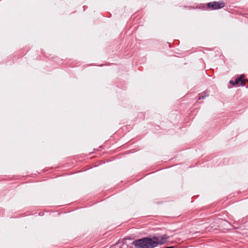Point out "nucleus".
I'll list each match as a JSON object with an SVG mask.
<instances>
[{"label": "nucleus", "mask_w": 248, "mask_h": 248, "mask_svg": "<svg viewBox=\"0 0 248 248\" xmlns=\"http://www.w3.org/2000/svg\"><path fill=\"white\" fill-rule=\"evenodd\" d=\"M170 237L166 234L155 236L152 238L144 237L137 239L132 242L136 248H153L158 245L166 243L169 240Z\"/></svg>", "instance_id": "nucleus-1"}, {"label": "nucleus", "mask_w": 248, "mask_h": 248, "mask_svg": "<svg viewBox=\"0 0 248 248\" xmlns=\"http://www.w3.org/2000/svg\"><path fill=\"white\" fill-rule=\"evenodd\" d=\"M207 6L209 8L215 10L224 7L225 4L222 1H214L208 3Z\"/></svg>", "instance_id": "nucleus-2"}, {"label": "nucleus", "mask_w": 248, "mask_h": 248, "mask_svg": "<svg viewBox=\"0 0 248 248\" xmlns=\"http://www.w3.org/2000/svg\"><path fill=\"white\" fill-rule=\"evenodd\" d=\"M245 76L244 75H241L240 77L236 78L234 83L235 85L238 84L240 81H241V79H243L244 78Z\"/></svg>", "instance_id": "nucleus-3"}, {"label": "nucleus", "mask_w": 248, "mask_h": 248, "mask_svg": "<svg viewBox=\"0 0 248 248\" xmlns=\"http://www.w3.org/2000/svg\"><path fill=\"white\" fill-rule=\"evenodd\" d=\"M208 95H209V94L207 93L203 92V93H201V94H200L199 95V97L198 99L200 100V99H203L205 97L208 96Z\"/></svg>", "instance_id": "nucleus-4"}, {"label": "nucleus", "mask_w": 248, "mask_h": 248, "mask_svg": "<svg viewBox=\"0 0 248 248\" xmlns=\"http://www.w3.org/2000/svg\"><path fill=\"white\" fill-rule=\"evenodd\" d=\"M240 82L241 83V85L242 86H244L245 85V82L243 80V79H241V81H240Z\"/></svg>", "instance_id": "nucleus-5"}, {"label": "nucleus", "mask_w": 248, "mask_h": 248, "mask_svg": "<svg viewBox=\"0 0 248 248\" xmlns=\"http://www.w3.org/2000/svg\"><path fill=\"white\" fill-rule=\"evenodd\" d=\"M229 82L231 84H232V85H235L234 81H233V80H230Z\"/></svg>", "instance_id": "nucleus-6"}]
</instances>
